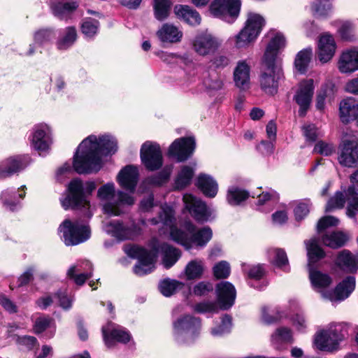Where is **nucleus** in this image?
<instances>
[{
	"instance_id": "cd10ccee",
	"label": "nucleus",
	"mask_w": 358,
	"mask_h": 358,
	"mask_svg": "<svg viewBox=\"0 0 358 358\" xmlns=\"http://www.w3.org/2000/svg\"><path fill=\"white\" fill-rule=\"evenodd\" d=\"M285 45L286 40L285 36L279 32L275 34L267 45L263 62L275 63L278 53Z\"/></svg>"
},
{
	"instance_id": "9b49d317",
	"label": "nucleus",
	"mask_w": 358,
	"mask_h": 358,
	"mask_svg": "<svg viewBox=\"0 0 358 358\" xmlns=\"http://www.w3.org/2000/svg\"><path fill=\"white\" fill-rule=\"evenodd\" d=\"M338 161L346 167H354L358 164V136L345 135L338 146Z\"/></svg>"
},
{
	"instance_id": "c03bdc74",
	"label": "nucleus",
	"mask_w": 358,
	"mask_h": 358,
	"mask_svg": "<svg viewBox=\"0 0 358 358\" xmlns=\"http://www.w3.org/2000/svg\"><path fill=\"white\" fill-rule=\"evenodd\" d=\"M78 6V3L74 1L67 2L59 1L52 4L51 9L55 16L59 19H64L74 11Z\"/></svg>"
},
{
	"instance_id": "a878e982",
	"label": "nucleus",
	"mask_w": 358,
	"mask_h": 358,
	"mask_svg": "<svg viewBox=\"0 0 358 358\" xmlns=\"http://www.w3.org/2000/svg\"><path fill=\"white\" fill-rule=\"evenodd\" d=\"M338 69L342 73H352L358 71V49L344 50L339 57Z\"/></svg>"
},
{
	"instance_id": "69168bd1",
	"label": "nucleus",
	"mask_w": 358,
	"mask_h": 358,
	"mask_svg": "<svg viewBox=\"0 0 358 358\" xmlns=\"http://www.w3.org/2000/svg\"><path fill=\"white\" fill-rule=\"evenodd\" d=\"M210 62L216 69H224L231 62V56L229 53L220 52L211 59Z\"/></svg>"
},
{
	"instance_id": "9d476101",
	"label": "nucleus",
	"mask_w": 358,
	"mask_h": 358,
	"mask_svg": "<svg viewBox=\"0 0 358 358\" xmlns=\"http://www.w3.org/2000/svg\"><path fill=\"white\" fill-rule=\"evenodd\" d=\"M344 192L345 194L337 192L330 198L327 203L325 211L330 212L334 209L342 208L347 202L346 214L349 217L355 219L358 213V193L355 191L353 187H349Z\"/></svg>"
},
{
	"instance_id": "dca6fc26",
	"label": "nucleus",
	"mask_w": 358,
	"mask_h": 358,
	"mask_svg": "<svg viewBox=\"0 0 358 358\" xmlns=\"http://www.w3.org/2000/svg\"><path fill=\"white\" fill-rule=\"evenodd\" d=\"M140 155L142 164L149 171L158 170L163 164L162 152L156 143H144L141 146Z\"/></svg>"
},
{
	"instance_id": "f3484780",
	"label": "nucleus",
	"mask_w": 358,
	"mask_h": 358,
	"mask_svg": "<svg viewBox=\"0 0 358 358\" xmlns=\"http://www.w3.org/2000/svg\"><path fill=\"white\" fill-rule=\"evenodd\" d=\"M314 91L315 85L313 79H304L299 83L293 99L299 106V116H305L310 108Z\"/></svg>"
},
{
	"instance_id": "393cba45",
	"label": "nucleus",
	"mask_w": 358,
	"mask_h": 358,
	"mask_svg": "<svg viewBox=\"0 0 358 358\" xmlns=\"http://www.w3.org/2000/svg\"><path fill=\"white\" fill-rule=\"evenodd\" d=\"M26 167L24 157L17 155L7 157L0 162V178H6L21 171Z\"/></svg>"
},
{
	"instance_id": "bb28decb",
	"label": "nucleus",
	"mask_w": 358,
	"mask_h": 358,
	"mask_svg": "<svg viewBox=\"0 0 358 358\" xmlns=\"http://www.w3.org/2000/svg\"><path fill=\"white\" fill-rule=\"evenodd\" d=\"M336 43L334 37L326 33L322 35L317 44V56L322 63H327L334 57L336 52Z\"/></svg>"
},
{
	"instance_id": "412c9836",
	"label": "nucleus",
	"mask_w": 358,
	"mask_h": 358,
	"mask_svg": "<svg viewBox=\"0 0 358 358\" xmlns=\"http://www.w3.org/2000/svg\"><path fill=\"white\" fill-rule=\"evenodd\" d=\"M102 334L108 348L113 347L116 342L126 343L131 338L126 329L113 322H108L102 327Z\"/></svg>"
},
{
	"instance_id": "6ab92c4d",
	"label": "nucleus",
	"mask_w": 358,
	"mask_h": 358,
	"mask_svg": "<svg viewBox=\"0 0 358 358\" xmlns=\"http://www.w3.org/2000/svg\"><path fill=\"white\" fill-rule=\"evenodd\" d=\"M182 199L185 209L196 221L205 222L209 220L211 212L203 201L188 193L183 195Z\"/></svg>"
},
{
	"instance_id": "aec40b11",
	"label": "nucleus",
	"mask_w": 358,
	"mask_h": 358,
	"mask_svg": "<svg viewBox=\"0 0 358 358\" xmlns=\"http://www.w3.org/2000/svg\"><path fill=\"white\" fill-rule=\"evenodd\" d=\"M195 146V139L193 137L180 138L172 143L168 153L178 162H184L193 154Z\"/></svg>"
},
{
	"instance_id": "3c124183",
	"label": "nucleus",
	"mask_w": 358,
	"mask_h": 358,
	"mask_svg": "<svg viewBox=\"0 0 358 358\" xmlns=\"http://www.w3.org/2000/svg\"><path fill=\"white\" fill-rule=\"evenodd\" d=\"M185 284L182 282L172 279H164L159 284V289L160 292L165 296H171L178 290L182 289Z\"/></svg>"
},
{
	"instance_id": "de8ad7c7",
	"label": "nucleus",
	"mask_w": 358,
	"mask_h": 358,
	"mask_svg": "<svg viewBox=\"0 0 358 358\" xmlns=\"http://www.w3.org/2000/svg\"><path fill=\"white\" fill-rule=\"evenodd\" d=\"M241 270L244 275L248 278L255 280H259L266 275V266L264 264H249L243 263Z\"/></svg>"
},
{
	"instance_id": "0e129e2a",
	"label": "nucleus",
	"mask_w": 358,
	"mask_h": 358,
	"mask_svg": "<svg viewBox=\"0 0 358 358\" xmlns=\"http://www.w3.org/2000/svg\"><path fill=\"white\" fill-rule=\"evenodd\" d=\"M213 272L217 279L227 278L231 273L230 264L226 261H220L214 265Z\"/></svg>"
},
{
	"instance_id": "2f4dec72",
	"label": "nucleus",
	"mask_w": 358,
	"mask_h": 358,
	"mask_svg": "<svg viewBox=\"0 0 358 358\" xmlns=\"http://www.w3.org/2000/svg\"><path fill=\"white\" fill-rule=\"evenodd\" d=\"M175 15L180 20L192 26L200 24L201 17L200 14L194 9L187 5H176L174 6Z\"/></svg>"
},
{
	"instance_id": "72a5a7b5",
	"label": "nucleus",
	"mask_w": 358,
	"mask_h": 358,
	"mask_svg": "<svg viewBox=\"0 0 358 358\" xmlns=\"http://www.w3.org/2000/svg\"><path fill=\"white\" fill-rule=\"evenodd\" d=\"M336 92V86L332 81L324 83L317 93L315 105L317 109L322 110L326 102H330L334 99Z\"/></svg>"
},
{
	"instance_id": "7ed1b4c3",
	"label": "nucleus",
	"mask_w": 358,
	"mask_h": 358,
	"mask_svg": "<svg viewBox=\"0 0 358 358\" xmlns=\"http://www.w3.org/2000/svg\"><path fill=\"white\" fill-rule=\"evenodd\" d=\"M150 247V250L132 244L124 247V251L129 257L138 260L134 267V272L138 275H146L155 269L159 254L162 256V264L166 269L171 268L182 255L178 248L166 243H159L156 239L152 240Z\"/></svg>"
},
{
	"instance_id": "58836bf2",
	"label": "nucleus",
	"mask_w": 358,
	"mask_h": 358,
	"mask_svg": "<svg viewBox=\"0 0 358 358\" xmlns=\"http://www.w3.org/2000/svg\"><path fill=\"white\" fill-rule=\"evenodd\" d=\"M264 24L265 20L262 15L256 13L249 12L243 27L258 37Z\"/></svg>"
},
{
	"instance_id": "052dcab7",
	"label": "nucleus",
	"mask_w": 358,
	"mask_h": 358,
	"mask_svg": "<svg viewBox=\"0 0 358 358\" xmlns=\"http://www.w3.org/2000/svg\"><path fill=\"white\" fill-rule=\"evenodd\" d=\"M232 327L231 317L225 315L222 317L221 324L211 329L210 333L213 336H222L230 332Z\"/></svg>"
},
{
	"instance_id": "f03ea898",
	"label": "nucleus",
	"mask_w": 358,
	"mask_h": 358,
	"mask_svg": "<svg viewBox=\"0 0 358 358\" xmlns=\"http://www.w3.org/2000/svg\"><path fill=\"white\" fill-rule=\"evenodd\" d=\"M150 222L152 225L161 223L163 227L169 229L171 239L187 250L194 248L198 249L204 248L213 236V231L209 227L197 229L190 221L185 222L182 228L175 227L174 210L167 204L162 206L158 217L152 218Z\"/></svg>"
},
{
	"instance_id": "49530a36",
	"label": "nucleus",
	"mask_w": 358,
	"mask_h": 358,
	"mask_svg": "<svg viewBox=\"0 0 358 358\" xmlns=\"http://www.w3.org/2000/svg\"><path fill=\"white\" fill-rule=\"evenodd\" d=\"M45 330H48L49 335L47 336L48 338L54 336L55 331L54 320L45 315L39 316L34 322V331L36 334H38Z\"/></svg>"
},
{
	"instance_id": "09e8293b",
	"label": "nucleus",
	"mask_w": 358,
	"mask_h": 358,
	"mask_svg": "<svg viewBox=\"0 0 358 358\" xmlns=\"http://www.w3.org/2000/svg\"><path fill=\"white\" fill-rule=\"evenodd\" d=\"M172 2L170 0H154V16L159 21L165 20L169 15Z\"/></svg>"
},
{
	"instance_id": "a19ab883",
	"label": "nucleus",
	"mask_w": 358,
	"mask_h": 358,
	"mask_svg": "<svg viewBox=\"0 0 358 358\" xmlns=\"http://www.w3.org/2000/svg\"><path fill=\"white\" fill-rule=\"evenodd\" d=\"M321 238L324 245L333 249L342 247L348 240L347 236L341 231L327 232Z\"/></svg>"
},
{
	"instance_id": "37998d69",
	"label": "nucleus",
	"mask_w": 358,
	"mask_h": 358,
	"mask_svg": "<svg viewBox=\"0 0 358 358\" xmlns=\"http://www.w3.org/2000/svg\"><path fill=\"white\" fill-rule=\"evenodd\" d=\"M278 199V194L273 190L263 192L258 195L257 206L258 210L262 212L268 213L271 210V206Z\"/></svg>"
},
{
	"instance_id": "13d9d810",
	"label": "nucleus",
	"mask_w": 358,
	"mask_h": 358,
	"mask_svg": "<svg viewBox=\"0 0 358 358\" xmlns=\"http://www.w3.org/2000/svg\"><path fill=\"white\" fill-rule=\"evenodd\" d=\"M171 170V167H165L157 174L147 178L145 182L151 185L162 186L169 180Z\"/></svg>"
},
{
	"instance_id": "0eeeda50",
	"label": "nucleus",
	"mask_w": 358,
	"mask_h": 358,
	"mask_svg": "<svg viewBox=\"0 0 358 358\" xmlns=\"http://www.w3.org/2000/svg\"><path fill=\"white\" fill-rule=\"evenodd\" d=\"M202 329L199 317L191 315H183L172 322L173 341L180 346H190L199 338Z\"/></svg>"
},
{
	"instance_id": "e2e57ef3",
	"label": "nucleus",
	"mask_w": 358,
	"mask_h": 358,
	"mask_svg": "<svg viewBox=\"0 0 358 358\" xmlns=\"http://www.w3.org/2000/svg\"><path fill=\"white\" fill-rule=\"evenodd\" d=\"M312 10L315 15L324 17L331 13V4L329 0H317L312 6Z\"/></svg>"
},
{
	"instance_id": "a211bd4d",
	"label": "nucleus",
	"mask_w": 358,
	"mask_h": 358,
	"mask_svg": "<svg viewBox=\"0 0 358 358\" xmlns=\"http://www.w3.org/2000/svg\"><path fill=\"white\" fill-rule=\"evenodd\" d=\"M221 41L207 30L199 31L192 43L194 50L201 56L215 52L221 45Z\"/></svg>"
},
{
	"instance_id": "2eb2a0df",
	"label": "nucleus",
	"mask_w": 358,
	"mask_h": 358,
	"mask_svg": "<svg viewBox=\"0 0 358 358\" xmlns=\"http://www.w3.org/2000/svg\"><path fill=\"white\" fill-rule=\"evenodd\" d=\"M241 0H215L210 5L211 13L229 23H233L239 15Z\"/></svg>"
},
{
	"instance_id": "338daca9",
	"label": "nucleus",
	"mask_w": 358,
	"mask_h": 358,
	"mask_svg": "<svg viewBox=\"0 0 358 358\" xmlns=\"http://www.w3.org/2000/svg\"><path fill=\"white\" fill-rule=\"evenodd\" d=\"M311 205L309 199L299 202L294 209L296 220L301 221L304 219L309 213Z\"/></svg>"
},
{
	"instance_id": "8fccbe9b",
	"label": "nucleus",
	"mask_w": 358,
	"mask_h": 358,
	"mask_svg": "<svg viewBox=\"0 0 358 358\" xmlns=\"http://www.w3.org/2000/svg\"><path fill=\"white\" fill-rule=\"evenodd\" d=\"M249 197V192L236 186L229 187L227 191V199L231 206H237Z\"/></svg>"
},
{
	"instance_id": "1a4fd4ad",
	"label": "nucleus",
	"mask_w": 358,
	"mask_h": 358,
	"mask_svg": "<svg viewBox=\"0 0 358 358\" xmlns=\"http://www.w3.org/2000/svg\"><path fill=\"white\" fill-rule=\"evenodd\" d=\"M59 235L66 245H76L87 241L91 231L87 224L79 220L66 219L58 228Z\"/></svg>"
},
{
	"instance_id": "39448f33",
	"label": "nucleus",
	"mask_w": 358,
	"mask_h": 358,
	"mask_svg": "<svg viewBox=\"0 0 358 358\" xmlns=\"http://www.w3.org/2000/svg\"><path fill=\"white\" fill-rule=\"evenodd\" d=\"M96 189L93 181L83 182L80 179H74L70 182L67 187L68 194L61 199V203L65 210L69 208L79 209L83 211L85 217L90 219L92 216L90 210V201L87 195Z\"/></svg>"
},
{
	"instance_id": "4d7b16f0",
	"label": "nucleus",
	"mask_w": 358,
	"mask_h": 358,
	"mask_svg": "<svg viewBox=\"0 0 358 358\" xmlns=\"http://www.w3.org/2000/svg\"><path fill=\"white\" fill-rule=\"evenodd\" d=\"M56 34L52 29H41L35 31L34 34V41L38 45H43L53 39H55Z\"/></svg>"
},
{
	"instance_id": "b1692460",
	"label": "nucleus",
	"mask_w": 358,
	"mask_h": 358,
	"mask_svg": "<svg viewBox=\"0 0 358 358\" xmlns=\"http://www.w3.org/2000/svg\"><path fill=\"white\" fill-rule=\"evenodd\" d=\"M217 300L223 310L231 308L235 301L236 291L235 287L228 281H222L216 285Z\"/></svg>"
},
{
	"instance_id": "7c9ffc66",
	"label": "nucleus",
	"mask_w": 358,
	"mask_h": 358,
	"mask_svg": "<svg viewBox=\"0 0 358 358\" xmlns=\"http://www.w3.org/2000/svg\"><path fill=\"white\" fill-rule=\"evenodd\" d=\"M250 66L245 60L238 61L234 71V80L237 87L246 90L250 85Z\"/></svg>"
},
{
	"instance_id": "4c0bfd02",
	"label": "nucleus",
	"mask_w": 358,
	"mask_h": 358,
	"mask_svg": "<svg viewBox=\"0 0 358 358\" xmlns=\"http://www.w3.org/2000/svg\"><path fill=\"white\" fill-rule=\"evenodd\" d=\"M205 262L203 259H194L189 261L185 267V278L188 280L200 279L205 272Z\"/></svg>"
},
{
	"instance_id": "5701e85b",
	"label": "nucleus",
	"mask_w": 358,
	"mask_h": 358,
	"mask_svg": "<svg viewBox=\"0 0 358 358\" xmlns=\"http://www.w3.org/2000/svg\"><path fill=\"white\" fill-rule=\"evenodd\" d=\"M139 178L138 169L134 165H127L117 176L120 186L130 193L135 192Z\"/></svg>"
},
{
	"instance_id": "a18cd8bd",
	"label": "nucleus",
	"mask_w": 358,
	"mask_h": 358,
	"mask_svg": "<svg viewBox=\"0 0 358 358\" xmlns=\"http://www.w3.org/2000/svg\"><path fill=\"white\" fill-rule=\"evenodd\" d=\"M155 54L164 63L167 64H184L187 66L192 63V60L187 55H179L175 53H171L164 51H157Z\"/></svg>"
},
{
	"instance_id": "79ce46f5",
	"label": "nucleus",
	"mask_w": 358,
	"mask_h": 358,
	"mask_svg": "<svg viewBox=\"0 0 358 358\" xmlns=\"http://www.w3.org/2000/svg\"><path fill=\"white\" fill-rule=\"evenodd\" d=\"M77 39V31L75 27H69L64 29L56 43L57 48L60 50H66L71 47Z\"/></svg>"
},
{
	"instance_id": "4be33fe9",
	"label": "nucleus",
	"mask_w": 358,
	"mask_h": 358,
	"mask_svg": "<svg viewBox=\"0 0 358 358\" xmlns=\"http://www.w3.org/2000/svg\"><path fill=\"white\" fill-rule=\"evenodd\" d=\"M355 278L348 276L336 287L334 291L323 294V297L331 301H343L352 294L355 289Z\"/></svg>"
},
{
	"instance_id": "603ef678",
	"label": "nucleus",
	"mask_w": 358,
	"mask_h": 358,
	"mask_svg": "<svg viewBox=\"0 0 358 358\" xmlns=\"http://www.w3.org/2000/svg\"><path fill=\"white\" fill-rule=\"evenodd\" d=\"M355 106L351 99H344L340 103L339 113L340 118L343 122H349L352 119L355 118Z\"/></svg>"
},
{
	"instance_id": "bf43d9fd",
	"label": "nucleus",
	"mask_w": 358,
	"mask_h": 358,
	"mask_svg": "<svg viewBox=\"0 0 358 358\" xmlns=\"http://www.w3.org/2000/svg\"><path fill=\"white\" fill-rule=\"evenodd\" d=\"M99 22L98 20L91 17H87L83 20L81 24L82 33L87 38H92L99 31Z\"/></svg>"
},
{
	"instance_id": "f8f14e48",
	"label": "nucleus",
	"mask_w": 358,
	"mask_h": 358,
	"mask_svg": "<svg viewBox=\"0 0 358 358\" xmlns=\"http://www.w3.org/2000/svg\"><path fill=\"white\" fill-rule=\"evenodd\" d=\"M31 145L39 155L46 154L53 143V130L50 125L42 122L36 124L30 137Z\"/></svg>"
},
{
	"instance_id": "680f3d73",
	"label": "nucleus",
	"mask_w": 358,
	"mask_h": 358,
	"mask_svg": "<svg viewBox=\"0 0 358 358\" xmlns=\"http://www.w3.org/2000/svg\"><path fill=\"white\" fill-rule=\"evenodd\" d=\"M54 297L64 310H69L72 307L73 297L68 294L66 289H59L54 294Z\"/></svg>"
},
{
	"instance_id": "c9c22d12",
	"label": "nucleus",
	"mask_w": 358,
	"mask_h": 358,
	"mask_svg": "<svg viewBox=\"0 0 358 358\" xmlns=\"http://www.w3.org/2000/svg\"><path fill=\"white\" fill-rule=\"evenodd\" d=\"M196 164L182 166L178 171L173 183L174 190H182L191 184L194 174Z\"/></svg>"
},
{
	"instance_id": "ea45409f",
	"label": "nucleus",
	"mask_w": 358,
	"mask_h": 358,
	"mask_svg": "<svg viewBox=\"0 0 358 358\" xmlns=\"http://www.w3.org/2000/svg\"><path fill=\"white\" fill-rule=\"evenodd\" d=\"M313 57V49L310 47L300 50L294 59V68L301 74L306 72Z\"/></svg>"
},
{
	"instance_id": "4468645a",
	"label": "nucleus",
	"mask_w": 358,
	"mask_h": 358,
	"mask_svg": "<svg viewBox=\"0 0 358 358\" xmlns=\"http://www.w3.org/2000/svg\"><path fill=\"white\" fill-rule=\"evenodd\" d=\"M282 76L281 68L275 63L263 62V70L259 79L261 89L266 94H275Z\"/></svg>"
},
{
	"instance_id": "473e14b6",
	"label": "nucleus",
	"mask_w": 358,
	"mask_h": 358,
	"mask_svg": "<svg viewBox=\"0 0 358 358\" xmlns=\"http://www.w3.org/2000/svg\"><path fill=\"white\" fill-rule=\"evenodd\" d=\"M271 264L285 273L290 271V266L286 252L281 248H270L267 250Z\"/></svg>"
},
{
	"instance_id": "864d4df0",
	"label": "nucleus",
	"mask_w": 358,
	"mask_h": 358,
	"mask_svg": "<svg viewBox=\"0 0 358 358\" xmlns=\"http://www.w3.org/2000/svg\"><path fill=\"white\" fill-rule=\"evenodd\" d=\"M292 341V332L287 327L276 329L271 336V343L276 349H280V344Z\"/></svg>"
},
{
	"instance_id": "774afa93",
	"label": "nucleus",
	"mask_w": 358,
	"mask_h": 358,
	"mask_svg": "<svg viewBox=\"0 0 358 358\" xmlns=\"http://www.w3.org/2000/svg\"><path fill=\"white\" fill-rule=\"evenodd\" d=\"M294 328L299 333H305L308 326L306 316L302 313L295 314L292 319Z\"/></svg>"
},
{
	"instance_id": "6e6d98bb",
	"label": "nucleus",
	"mask_w": 358,
	"mask_h": 358,
	"mask_svg": "<svg viewBox=\"0 0 358 358\" xmlns=\"http://www.w3.org/2000/svg\"><path fill=\"white\" fill-rule=\"evenodd\" d=\"M283 316L284 313L278 307H263L262 309V320L268 324L275 322Z\"/></svg>"
},
{
	"instance_id": "c85d7f7f",
	"label": "nucleus",
	"mask_w": 358,
	"mask_h": 358,
	"mask_svg": "<svg viewBox=\"0 0 358 358\" xmlns=\"http://www.w3.org/2000/svg\"><path fill=\"white\" fill-rule=\"evenodd\" d=\"M335 263L346 273H356L358 271V255H353L349 250H343L340 252Z\"/></svg>"
},
{
	"instance_id": "ddd939ff",
	"label": "nucleus",
	"mask_w": 358,
	"mask_h": 358,
	"mask_svg": "<svg viewBox=\"0 0 358 358\" xmlns=\"http://www.w3.org/2000/svg\"><path fill=\"white\" fill-rule=\"evenodd\" d=\"M105 231L118 241L136 240L142 234V229L134 222L124 223L116 220L104 225Z\"/></svg>"
},
{
	"instance_id": "423d86ee",
	"label": "nucleus",
	"mask_w": 358,
	"mask_h": 358,
	"mask_svg": "<svg viewBox=\"0 0 358 358\" xmlns=\"http://www.w3.org/2000/svg\"><path fill=\"white\" fill-rule=\"evenodd\" d=\"M304 243L307 250L308 268L311 285L315 290L321 292L323 296V294L326 293L323 290L331 284L332 279L328 274L315 269V266L324 257L325 252L320 246L319 239L316 237L305 241Z\"/></svg>"
},
{
	"instance_id": "20e7f679",
	"label": "nucleus",
	"mask_w": 358,
	"mask_h": 358,
	"mask_svg": "<svg viewBox=\"0 0 358 358\" xmlns=\"http://www.w3.org/2000/svg\"><path fill=\"white\" fill-rule=\"evenodd\" d=\"M97 198L102 205L103 212L110 216H119L126 208L135 203V199L130 194L122 190L116 191L115 183L107 182L97 190Z\"/></svg>"
},
{
	"instance_id": "f704fd0d",
	"label": "nucleus",
	"mask_w": 358,
	"mask_h": 358,
	"mask_svg": "<svg viewBox=\"0 0 358 358\" xmlns=\"http://www.w3.org/2000/svg\"><path fill=\"white\" fill-rule=\"evenodd\" d=\"M196 185L208 197L213 198L218 191V185L210 175L200 173L196 180Z\"/></svg>"
},
{
	"instance_id": "c756f323",
	"label": "nucleus",
	"mask_w": 358,
	"mask_h": 358,
	"mask_svg": "<svg viewBox=\"0 0 358 358\" xmlns=\"http://www.w3.org/2000/svg\"><path fill=\"white\" fill-rule=\"evenodd\" d=\"M25 189L26 187L23 185L17 189H7L2 192L1 200L3 206L10 211L16 210L20 200L25 196Z\"/></svg>"
},
{
	"instance_id": "6e6552de",
	"label": "nucleus",
	"mask_w": 358,
	"mask_h": 358,
	"mask_svg": "<svg viewBox=\"0 0 358 358\" xmlns=\"http://www.w3.org/2000/svg\"><path fill=\"white\" fill-rule=\"evenodd\" d=\"M348 336V326L344 323H331L318 330L313 339V344L322 351L332 352Z\"/></svg>"
},
{
	"instance_id": "e433bc0d",
	"label": "nucleus",
	"mask_w": 358,
	"mask_h": 358,
	"mask_svg": "<svg viewBox=\"0 0 358 358\" xmlns=\"http://www.w3.org/2000/svg\"><path fill=\"white\" fill-rule=\"evenodd\" d=\"M159 39L164 43L179 42L182 36V32L172 24L165 23L157 31Z\"/></svg>"
},
{
	"instance_id": "5fc2aeb1",
	"label": "nucleus",
	"mask_w": 358,
	"mask_h": 358,
	"mask_svg": "<svg viewBox=\"0 0 358 358\" xmlns=\"http://www.w3.org/2000/svg\"><path fill=\"white\" fill-rule=\"evenodd\" d=\"M257 37L246 29H243L234 36V45L238 49L246 48L253 43Z\"/></svg>"
},
{
	"instance_id": "f257e3e1",
	"label": "nucleus",
	"mask_w": 358,
	"mask_h": 358,
	"mask_svg": "<svg viewBox=\"0 0 358 358\" xmlns=\"http://www.w3.org/2000/svg\"><path fill=\"white\" fill-rule=\"evenodd\" d=\"M117 150L115 138L109 134L90 135L78 145L73 157V166L65 163L57 171V178L62 182L73 170L78 173L97 172L101 167V155L114 154Z\"/></svg>"
}]
</instances>
